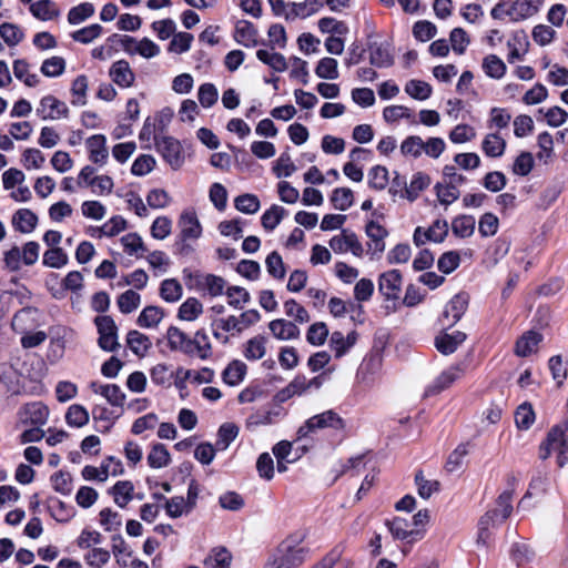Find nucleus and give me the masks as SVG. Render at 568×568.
Wrapping results in <instances>:
<instances>
[{
    "mask_svg": "<svg viewBox=\"0 0 568 568\" xmlns=\"http://www.w3.org/2000/svg\"><path fill=\"white\" fill-rule=\"evenodd\" d=\"M38 224V216L29 209H20L12 215V225L20 233H31Z\"/></svg>",
    "mask_w": 568,
    "mask_h": 568,
    "instance_id": "2f4dec72",
    "label": "nucleus"
},
{
    "mask_svg": "<svg viewBox=\"0 0 568 568\" xmlns=\"http://www.w3.org/2000/svg\"><path fill=\"white\" fill-rule=\"evenodd\" d=\"M266 354V338L256 335L244 344L243 355L247 361H258Z\"/></svg>",
    "mask_w": 568,
    "mask_h": 568,
    "instance_id": "37998d69",
    "label": "nucleus"
},
{
    "mask_svg": "<svg viewBox=\"0 0 568 568\" xmlns=\"http://www.w3.org/2000/svg\"><path fill=\"white\" fill-rule=\"evenodd\" d=\"M68 262V254L61 247L48 248L43 254L42 263L47 267L62 268Z\"/></svg>",
    "mask_w": 568,
    "mask_h": 568,
    "instance_id": "bf43d9fd",
    "label": "nucleus"
},
{
    "mask_svg": "<svg viewBox=\"0 0 568 568\" xmlns=\"http://www.w3.org/2000/svg\"><path fill=\"white\" fill-rule=\"evenodd\" d=\"M163 318V311L158 306H146L138 317V325L144 328H153Z\"/></svg>",
    "mask_w": 568,
    "mask_h": 568,
    "instance_id": "864d4df0",
    "label": "nucleus"
},
{
    "mask_svg": "<svg viewBox=\"0 0 568 568\" xmlns=\"http://www.w3.org/2000/svg\"><path fill=\"white\" fill-rule=\"evenodd\" d=\"M268 327L273 336L280 341L294 339L300 335L298 327L286 320H274Z\"/></svg>",
    "mask_w": 568,
    "mask_h": 568,
    "instance_id": "72a5a7b5",
    "label": "nucleus"
},
{
    "mask_svg": "<svg viewBox=\"0 0 568 568\" xmlns=\"http://www.w3.org/2000/svg\"><path fill=\"white\" fill-rule=\"evenodd\" d=\"M399 151L404 158L418 159L423 154V139L419 135L405 138L400 143Z\"/></svg>",
    "mask_w": 568,
    "mask_h": 568,
    "instance_id": "3c124183",
    "label": "nucleus"
},
{
    "mask_svg": "<svg viewBox=\"0 0 568 568\" xmlns=\"http://www.w3.org/2000/svg\"><path fill=\"white\" fill-rule=\"evenodd\" d=\"M256 58L268 65L275 72H284L288 68L285 57L273 49H260L256 51Z\"/></svg>",
    "mask_w": 568,
    "mask_h": 568,
    "instance_id": "473e14b6",
    "label": "nucleus"
},
{
    "mask_svg": "<svg viewBox=\"0 0 568 568\" xmlns=\"http://www.w3.org/2000/svg\"><path fill=\"white\" fill-rule=\"evenodd\" d=\"M112 541V554L115 558L116 564L125 568L129 565V560L132 557V549L126 544L121 535H115L111 538Z\"/></svg>",
    "mask_w": 568,
    "mask_h": 568,
    "instance_id": "79ce46f5",
    "label": "nucleus"
},
{
    "mask_svg": "<svg viewBox=\"0 0 568 568\" xmlns=\"http://www.w3.org/2000/svg\"><path fill=\"white\" fill-rule=\"evenodd\" d=\"M148 465L151 468L160 469L170 465L171 455L163 444H154L146 457Z\"/></svg>",
    "mask_w": 568,
    "mask_h": 568,
    "instance_id": "49530a36",
    "label": "nucleus"
},
{
    "mask_svg": "<svg viewBox=\"0 0 568 568\" xmlns=\"http://www.w3.org/2000/svg\"><path fill=\"white\" fill-rule=\"evenodd\" d=\"M466 365L458 363L444 369L425 390V395H435L449 388L455 382L464 377Z\"/></svg>",
    "mask_w": 568,
    "mask_h": 568,
    "instance_id": "1a4fd4ad",
    "label": "nucleus"
},
{
    "mask_svg": "<svg viewBox=\"0 0 568 568\" xmlns=\"http://www.w3.org/2000/svg\"><path fill=\"white\" fill-rule=\"evenodd\" d=\"M89 412L79 404L71 405L65 414V422L71 427H82L89 423Z\"/></svg>",
    "mask_w": 568,
    "mask_h": 568,
    "instance_id": "4d7b16f0",
    "label": "nucleus"
},
{
    "mask_svg": "<svg viewBox=\"0 0 568 568\" xmlns=\"http://www.w3.org/2000/svg\"><path fill=\"white\" fill-rule=\"evenodd\" d=\"M233 556L225 547H214L210 550L203 565L205 568H231Z\"/></svg>",
    "mask_w": 568,
    "mask_h": 568,
    "instance_id": "7c9ffc66",
    "label": "nucleus"
},
{
    "mask_svg": "<svg viewBox=\"0 0 568 568\" xmlns=\"http://www.w3.org/2000/svg\"><path fill=\"white\" fill-rule=\"evenodd\" d=\"M286 211L284 207L273 204L268 210H266L262 217V226L266 231H273L283 220Z\"/></svg>",
    "mask_w": 568,
    "mask_h": 568,
    "instance_id": "680f3d73",
    "label": "nucleus"
},
{
    "mask_svg": "<svg viewBox=\"0 0 568 568\" xmlns=\"http://www.w3.org/2000/svg\"><path fill=\"white\" fill-rule=\"evenodd\" d=\"M343 419L334 410L329 409L308 418L304 423V425H302L298 428L297 438H304L308 436L311 433L318 429H324L328 427L334 429H341L343 428Z\"/></svg>",
    "mask_w": 568,
    "mask_h": 568,
    "instance_id": "20e7f679",
    "label": "nucleus"
},
{
    "mask_svg": "<svg viewBox=\"0 0 568 568\" xmlns=\"http://www.w3.org/2000/svg\"><path fill=\"white\" fill-rule=\"evenodd\" d=\"M476 227V220L473 215H458L452 221V232L460 239L470 237Z\"/></svg>",
    "mask_w": 568,
    "mask_h": 568,
    "instance_id": "4c0bfd02",
    "label": "nucleus"
},
{
    "mask_svg": "<svg viewBox=\"0 0 568 568\" xmlns=\"http://www.w3.org/2000/svg\"><path fill=\"white\" fill-rule=\"evenodd\" d=\"M481 69L488 78L494 80H500L506 74L507 65L503 61V59L491 53L484 57L481 62Z\"/></svg>",
    "mask_w": 568,
    "mask_h": 568,
    "instance_id": "f704fd0d",
    "label": "nucleus"
},
{
    "mask_svg": "<svg viewBox=\"0 0 568 568\" xmlns=\"http://www.w3.org/2000/svg\"><path fill=\"white\" fill-rule=\"evenodd\" d=\"M203 304L195 297L186 298L179 307L178 317L181 321L193 322L203 314Z\"/></svg>",
    "mask_w": 568,
    "mask_h": 568,
    "instance_id": "ea45409f",
    "label": "nucleus"
},
{
    "mask_svg": "<svg viewBox=\"0 0 568 568\" xmlns=\"http://www.w3.org/2000/svg\"><path fill=\"white\" fill-rule=\"evenodd\" d=\"M89 387L94 394L104 397L110 405L116 407H122L124 405L126 396L116 384L91 382Z\"/></svg>",
    "mask_w": 568,
    "mask_h": 568,
    "instance_id": "f3484780",
    "label": "nucleus"
},
{
    "mask_svg": "<svg viewBox=\"0 0 568 568\" xmlns=\"http://www.w3.org/2000/svg\"><path fill=\"white\" fill-rule=\"evenodd\" d=\"M527 36L524 31H515L507 41V48L509 53L507 60L509 63H514L517 60H523L527 52Z\"/></svg>",
    "mask_w": 568,
    "mask_h": 568,
    "instance_id": "cd10ccee",
    "label": "nucleus"
},
{
    "mask_svg": "<svg viewBox=\"0 0 568 568\" xmlns=\"http://www.w3.org/2000/svg\"><path fill=\"white\" fill-rule=\"evenodd\" d=\"M265 266L267 273L275 280H283L286 275L283 258L276 251L266 256Z\"/></svg>",
    "mask_w": 568,
    "mask_h": 568,
    "instance_id": "69168bd1",
    "label": "nucleus"
},
{
    "mask_svg": "<svg viewBox=\"0 0 568 568\" xmlns=\"http://www.w3.org/2000/svg\"><path fill=\"white\" fill-rule=\"evenodd\" d=\"M193 508V505L185 500L182 496H175L170 499H165V510L171 518H179L184 514H189Z\"/></svg>",
    "mask_w": 568,
    "mask_h": 568,
    "instance_id": "5fc2aeb1",
    "label": "nucleus"
},
{
    "mask_svg": "<svg viewBox=\"0 0 568 568\" xmlns=\"http://www.w3.org/2000/svg\"><path fill=\"white\" fill-rule=\"evenodd\" d=\"M402 286L403 276L398 270H388L378 276V291L387 301H397Z\"/></svg>",
    "mask_w": 568,
    "mask_h": 568,
    "instance_id": "9b49d317",
    "label": "nucleus"
},
{
    "mask_svg": "<svg viewBox=\"0 0 568 568\" xmlns=\"http://www.w3.org/2000/svg\"><path fill=\"white\" fill-rule=\"evenodd\" d=\"M234 40L246 48H253L257 44V30L253 23L241 20L235 26Z\"/></svg>",
    "mask_w": 568,
    "mask_h": 568,
    "instance_id": "c85d7f7f",
    "label": "nucleus"
},
{
    "mask_svg": "<svg viewBox=\"0 0 568 568\" xmlns=\"http://www.w3.org/2000/svg\"><path fill=\"white\" fill-rule=\"evenodd\" d=\"M247 372L245 363L239 359L232 361L223 371L222 378L225 384L236 386L243 382Z\"/></svg>",
    "mask_w": 568,
    "mask_h": 568,
    "instance_id": "e433bc0d",
    "label": "nucleus"
},
{
    "mask_svg": "<svg viewBox=\"0 0 568 568\" xmlns=\"http://www.w3.org/2000/svg\"><path fill=\"white\" fill-rule=\"evenodd\" d=\"M89 161L99 166H104L109 160L106 138L103 134H94L85 140Z\"/></svg>",
    "mask_w": 568,
    "mask_h": 568,
    "instance_id": "4468645a",
    "label": "nucleus"
},
{
    "mask_svg": "<svg viewBox=\"0 0 568 568\" xmlns=\"http://www.w3.org/2000/svg\"><path fill=\"white\" fill-rule=\"evenodd\" d=\"M542 0H515L506 10V14L513 21H523L535 16Z\"/></svg>",
    "mask_w": 568,
    "mask_h": 568,
    "instance_id": "2eb2a0df",
    "label": "nucleus"
},
{
    "mask_svg": "<svg viewBox=\"0 0 568 568\" xmlns=\"http://www.w3.org/2000/svg\"><path fill=\"white\" fill-rule=\"evenodd\" d=\"M213 347L210 337L204 328L197 329L191 338V355L202 361L212 356Z\"/></svg>",
    "mask_w": 568,
    "mask_h": 568,
    "instance_id": "b1692460",
    "label": "nucleus"
},
{
    "mask_svg": "<svg viewBox=\"0 0 568 568\" xmlns=\"http://www.w3.org/2000/svg\"><path fill=\"white\" fill-rule=\"evenodd\" d=\"M123 473L122 463L114 458L108 457L104 459L100 467L87 465L83 467L81 474L85 480H98L104 483L110 476H119Z\"/></svg>",
    "mask_w": 568,
    "mask_h": 568,
    "instance_id": "0eeeda50",
    "label": "nucleus"
},
{
    "mask_svg": "<svg viewBox=\"0 0 568 568\" xmlns=\"http://www.w3.org/2000/svg\"><path fill=\"white\" fill-rule=\"evenodd\" d=\"M0 38L8 47L12 48L17 47L23 40L24 33L19 26L4 22L0 24Z\"/></svg>",
    "mask_w": 568,
    "mask_h": 568,
    "instance_id": "de8ad7c7",
    "label": "nucleus"
},
{
    "mask_svg": "<svg viewBox=\"0 0 568 568\" xmlns=\"http://www.w3.org/2000/svg\"><path fill=\"white\" fill-rule=\"evenodd\" d=\"M199 285L210 296L215 297L223 294L225 281L220 276L206 274L200 280Z\"/></svg>",
    "mask_w": 568,
    "mask_h": 568,
    "instance_id": "13d9d810",
    "label": "nucleus"
},
{
    "mask_svg": "<svg viewBox=\"0 0 568 568\" xmlns=\"http://www.w3.org/2000/svg\"><path fill=\"white\" fill-rule=\"evenodd\" d=\"M126 343L132 353L139 357H143L152 345L150 338L139 331H130L126 336Z\"/></svg>",
    "mask_w": 568,
    "mask_h": 568,
    "instance_id": "a18cd8bd",
    "label": "nucleus"
},
{
    "mask_svg": "<svg viewBox=\"0 0 568 568\" xmlns=\"http://www.w3.org/2000/svg\"><path fill=\"white\" fill-rule=\"evenodd\" d=\"M133 490L134 486L131 481L120 480L110 489V494H112L114 503L124 508L133 499Z\"/></svg>",
    "mask_w": 568,
    "mask_h": 568,
    "instance_id": "c03bdc74",
    "label": "nucleus"
},
{
    "mask_svg": "<svg viewBox=\"0 0 568 568\" xmlns=\"http://www.w3.org/2000/svg\"><path fill=\"white\" fill-rule=\"evenodd\" d=\"M358 334L355 331L344 335L342 332L335 331L329 338V347L334 352L336 358H341L356 344Z\"/></svg>",
    "mask_w": 568,
    "mask_h": 568,
    "instance_id": "4be33fe9",
    "label": "nucleus"
},
{
    "mask_svg": "<svg viewBox=\"0 0 568 568\" xmlns=\"http://www.w3.org/2000/svg\"><path fill=\"white\" fill-rule=\"evenodd\" d=\"M322 0H305L303 2H290L288 20L306 19L321 10Z\"/></svg>",
    "mask_w": 568,
    "mask_h": 568,
    "instance_id": "bb28decb",
    "label": "nucleus"
},
{
    "mask_svg": "<svg viewBox=\"0 0 568 568\" xmlns=\"http://www.w3.org/2000/svg\"><path fill=\"white\" fill-rule=\"evenodd\" d=\"M468 298L463 294L455 295L445 306L443 316L448 325H455L467 310Z\"/></svg>",
    "mask_w": 568,
    "mask_h": 568,
    "instance_id": "a878e982",
    "label": "nucleus"
},
{
    "mask_svg": "<svg viewBox=\"0 0 568 568\" xmlns=\"http://www.w3.org/2000/svg\"><path fill=\"white\" fill-rule=\"evenodd\" d=\"M365 233L368 237L367 254L371 260H379L385 252V240L388 236V231L376 221H369L365 226Z\"/></svg>",
    "mask_w": 568,
    "mask_h": 568,
    "instance_id": "6e6552de",
    "label": "nucleus"
},
{
    "mask_svg": "<svg viewBox=\"0 0 568 568\" xmlns=\"http://www.w3.org/2000/svg\"><path fill=\"white\" fill-rule=\"evenodd\" d=\"M315 74L320 79H326V80H335L338 78V62L334 58H322L316 68H315Z\"/></svg>",
    "mask_w": 568,
    "mask_h": 568,
    "instance_id": "6e6d98bb",
    "label": "nucleus"
},
{
    "mask_svg": "<svg viewBox=\"0 0 568 568\" xmlns=\"http://www.w3.org/2000/svg\"><path fill=\"white\" fill-rule=\"evenodd\" d=\"M155 145L162 158L173 170L180 169L184 163V153L181 143L172 136L156 139Z\"/></svg>",
    "mask_w": 568,
    "mask_h": 568,
    "instance_id": "9d476101",
    "label": "nucleus"
},
{
    "mask_svg": "<svg viewBox=\"0 0 568 568\" xmlns=\"http://www.w3.org/2000/svg\"><path fill=\"white\" fill-rule=\"evenodd\" d=\"M13 74L22 81L26 85L33 88L39 83V77L29 71V63L23 59H18L13 62Z\"/></svg>",
    "mask_w": 568,
    "mask_h": 568,
    "instance_id": "603ef678",
    "label": "nucleus"
},
{
    "mask_svg": "<svg viewBox=\"0 0 568 568\" xmlns=\"http://www.w3.org/2000/svg\"><path fill=\"white\" fill-rule=\"evenodd\" d=\"M503 521H499L498 519V511L497 510H489L487 511L478 523V535H477V545L481 546H488L491 536H493V529L500 525Z\"/></svg>",
    "mask_w": 568,
    "mask_h": 568,
    "instance_id": "6ab92c4d",
    "label": "nucleus"
},
{
    "mask_svg": "<svg viewBox=\"0 0 568 568\" xmlns=\"http://www.w3.org/2000/svg\"><path fill=\"white\" fill-rule=\"evenodd\" d=\"M94 6L90 2H83L71 8L68 12V22L77 26L91 18L94 14Z\"/></svg>",
    "mask_w": 568,
    "mask_h": 568,
    "instance_id": "052dcab7",
    "label": "nucleus"
},
{
    "mask_svg": "<svg viewBox=\"0 0 568 568\" xmlns=\"http://www.w3.org/2000/svg\"><path fill=\"white\" fill-rule=\"evenodd\" d=\"M307 550L294 540L286 539L276 549L272 565L274 568H297L306 557Z\"/></svg>",
    "mask_w": 568,
    "mask_h": 568,
    "instance_id": "7ed1b4c3",
    "label": "nucleus"
},
{
    "mask_svg": "<svg viewBox=\"0 0 568 568\" xmlns=\"http://www.w3.org/2000/svg\"><path fill=\"white\" fill-rule=\"evenodd\" d=\"M511 121L510 112L505 108H491L487 120V129L498 131L507 129Z\"/></svg>",
    "mask_w": 568,
    "mask_h": 568,
    "instance_id": "a19ab883",
    "label": "nucleus"
},
{
    "mask_svg": "<svg viewBox=\"0 0 568 568\" xmlns=\"http://www.w3.org/2000/svg\"><path fill=\"white\" fill-rule=\"evenodd\" d=\"M344 550L345 545H337L316 568H352V560L343 557Z\"/></svg>",
    "mask_w": 568,
    "mask_h": 568,
    "instance_id": "c9c22d12",
    "label": "nucleus"
},
{
    "mask_svg": "<svg viewBox=\"0 0 568 568\" xmlns=\"http://www.w3.org/2000/svg\"><path fill=\"white\" fill-rule=\"evenodd\" d=\"M30 11L34 18L42 21L53 20L60 13L58 7L51 0H38L31 3Z\"/></svg>",
    "mask_w": 568,
    "mask_h": 568,
    "instance_id": "58836bf2",
    "label": "nucleus"
},
{
    "mask_svg": "<svg viewBox=\"0 0 568 568\" xmlns=\"http://www.w3.org/2000/svg\"><path fill=\"white\" fill-rule=\"evenodd\" d=\"M405 92L415 100L424 101L432 95L433 89L429 83L413 79L405 84Z\"/></svg>",
    "mask_w": 568,
    "mask_h": 568,
    "instance_id": "09e8293b",
    "label": "nucleus"
},
{
    "mask_svg": "<svg viewBox=\"0 0 568 568\" xmlns=\"http://www.w3.org/2000/svg\"><path fill=\"white\" fill-rule=\"evenodd\" d=\"M331 202L336 210L346 211L353 205V191L348 187H337L332 193Z\"/></svg>",
    "mask_w": 568,
    "mask_h": 568,
    "instance_id": "338daca9",
    "label": "nucleus"
},
{
    "mask_svg": "<svg viewBox=\"0 0 568 568\" xmlns=\"http://www.w3.org/2000/svg\"><path fill=\"white\" fill-rule=\"evenodd\" d=\"M37 113L43 120H59L68 116L69 108L65 102L57 99L55 97L45 95L41 99Z\"/></svg>",
    "mask_w": 568,
    "mask_h": 568,
    "instance_id": "ddd939ff",
    "label": "nucleus"
},
{
    "mask_svg": "<svg viewBox=\"0 0 568 568\" xmlns=\"http://www.w3.org/2000/svg\"><path fill=\"white\" fill-rule=\"evenodd\" d=\"M329 247L336 254L352 253L355 257H363L365 250L358 236L351 230L344 229L334 235L329 242Z\"/></svg>",
    "mask_w": 568,
    "mask_h": 568,
    "instance_id": "39448f33",
    "label": "nucleus"
},
{
    "mask_svg": "<svg viewBox=\"0 0 568 568\" xmlns=\"http://www.w3.org/2000/svg\"><path fill=\"white\" fill-rule=\"evenodd\" d=\"M24 413L32 425H44L49 417L48 407L40 402L26 405Z\"/></svg>",
    "mask_w": 568,
    "mask_h": 568,
    "instance_id": "8fccbe9b",
    "label": "nucleus"
},
{
    "mask_svg": "<svg viewBox=\"0 0 568 568\" xmlns=\"http://www.w3.org/2000/svg\"><path fill=\"white\" fill-rule=\"evenodd\" d=\"M506 148L507 142L498 131H491L483 138L481 151L488 158H501L506 152Z\"/></svg>",
    "mask_w": 568,
    "mask_h": 568,
    "instance_id": "412c9836",
    "label": "nucleus"
},
{
    "mask_svg": "<svg viewBox=\"0 0 568 568\" xmlns=\"http://www.w3.org/2000/svg\"><path fill=\"white\" fill-rule=\"evenodd\" d=\"M126 229V221L121 215H114L108 220L103 225L98 227H91L89 231L93 237H113Z\"/></svg>",
    "mask_w": 568,
    "mask_h": 568,
    "instance_id": "393cba45",
    "label": "nucleus"
},
{
    "mask_svg": "<svg viewBox=\"0 0 568 568\" xmlns=\"http://www.w3.org/2000/svg\"><path fill=\"white\" fill-rule=\"evenodd\" d=\"M211 332L213 337L221 343L222 345H226L230 343V336L237 334V326L235 315H230L227 317H219L214 318L211 322Z\"/></svg>",
    "mask_w": 568,
    "mask_h": 568,
    "instance_id": "dca6fc26",
    "label": "nucleus"
},
{
    "mask_svg": "<svg viewBox=\"0 0 568 568\" xmlns=\"http://www.w3.org/2000/svg\"><path fill=\"white\" fill-rule=\"evenodd\" d=\"M94 323L99 333V346L105 352L116 351L120 344L118 341V326L113 318L108 315L98 316Z\"/></svg>",
    "mask_w": 568,
    "mask_h": 568,
    "instance_id": "423d86ee",
    "label": "nucleus"
},
{
    "mask_svg": "<svg viewBox=\"0 0 568 568\" xmlns=\"http://www.w3.org/2000/svg\"><path fill=\"white\" fill-rule=\"evenodd\" d=\"M178 227V250L181 254H187L193 250L191 244L197 241L203 233L202 224L194 209H186L180 214Z\"/></svg>",
    "mask_w": 568,
    "mask_h": 568,
    "instance_id": "f257e3e1",
    "label": "nucleus"
},
{
    "mask_svg": "<svg viewBox=\"0 0 568 568\" xmlns=\"http://www.w3.org/2000/svg\"><path fill=\"white\" fill-rule=\"evenodd\" d=\"M466 339V334L459 331L440 333L435 338L437 351L444 355L453 354Z\"/></svg>",
    "mask_w": 568,
    "mask_h": 568,
    "instance_id": "5701e85b",
    "label": "nucleus"
},
{
    "mask_svg": "<svg viewBox=\"0 0 568 568\" xmlns=\"http://www.w3.org/2000/svg\"><path fill=\"white\" fill-rule=\"evenodd\" d=\"M234 206L242 213L255 214L260 210L261 203L256 195L245 193L235 197Z\"/></svg>",
    "mask_w": 568,
    "mask_h": 568,
    "instance_id": "774afa93",
    "label": "nucleus"
},
{
    "mask_svg": "<svg viewBox=\"0 0 568 568\" xmlns=\"http://www.w3.org/2000/svg\"><path fill=\"white\" fill-rule=\"evenodd\" d=\"M182 285L174 278H168L161 283L160 295L164 301L169 303L179 301L182 296Z\"/></svg>",
    "mask_w": 568,
    "mask_h": 568,
    "instance_id": "e2e57ef3",
    "label": "nucleus"
},
{
    "mask_svg": "<svg viewBox=\"0 0 568 568\" xmlns=\"http://www.w3.org/2000/svg\"><path fill=\"white\" fill-rule=\"evenodd\" d=\"M392 536L398 540H406L414 542L423 538L424 532L420 528L413 527L414 523H410L408 518L395 517L393 520L386 524Z\"/></svg>",
    "mask_w": 568,
    "mask_h": 568,
    "instance_id": "f8f14e48",
    "label": "nucleus"
},
{
    "mask_svg": "<svg viewBox=\"0 0 568 568\" xmlns=\"http://www.w3.org/2000/svg\"><path fill=\"white\" fill-rule=\"evenodd\" d=\"M109 77L120 88L126 89L133 85L135 74L126 60H118L110 67Z\"/></svg>",
    "mask_w": 568,
    "mask_h": 568,
    "instance_id": "a211bd4d",
    "label": "nucleus"
},
{
    "mask_svg": "<svg viewBox=\"0 0 568 568\" xmlns=\"http://www.w3.org/2000/svg\"><path fill=\"white\" fill-rule=\"evenodd\" d=\"M552 453H557V462L560 467L568 463V426L556 425L550 428L546 439L539 446V458L545 460Z\"/></svg>",
    "mask_w": 568,
    "mask_h": 568,
    "instance_id": "f03ea898",
    "label": "nucleus"
},
{
    "mask_svg": "<svg viewBox=\"0 0 568 568\" xmlns=\"http://www.w3.org/2000/svg\"><path fill=\"white\" fill-rule=\"evenodd\" d=\"M430 183V179L428 175L424 173H416L413 175L409 185L405 189L406 197L413 202L415 201L419 193L425 190Z\"/></svg>",
    "mask_w": 568,
    "mask_h": 568,
    "instance_id": "0e129e2a",
    "label": "nucleus"
},
{
    "mask_svg": "<svg viewBox=\"0 0 568 568\" xmlns=\"http://www.w3.org/2000/svg\"><path fill=\"white\" fill-rule=\"evenodd\" d=\"M542 341V335L536 331L525 332L515 344V354L519 357H527L538 351V346Z\"/></svg>",
    "mask_w": 568,
    "mask_h": 568,
    "instance_id": "aec40b11",
    "label": "nucleus"
},
{
    "mask_svg": "<svg viewBox=\"0 0 568 568\" xmlns=\"http://www.w3.org/2000/svg\"><path fill=\"white\" fill-rule=\"evenodd\" d=\"M168 345L171 351H178L185 355H191V337L175 326H171L166 332Z\"/></svg>",
    "mask_w": 568,
    "mask_h": 568,
    "instance_id": "c756f323",
    "label": "nucleus"
}]
</instances>
